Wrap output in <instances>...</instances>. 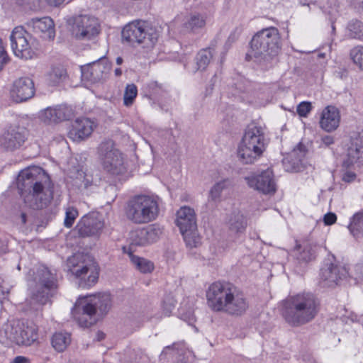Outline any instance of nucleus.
<instances>
[{
    "mask_svg": "<svg viewBox=\"0 0 363 363\" xmlns=\"http://www.w3.org/2000/svg\"><path fill=\"white\" fill-rule=\"evenodd\" d=\"M17 186L24 202L33 209L47 207L53 199V184L41 167L22 170L17 178Z\"/></svg>",
    "mask_w": 363,
    "mask_h": 363,
    "instance_id": "f257e3e1",
    "label": "nucleus"
},
{
    "mask_svg": "<svg viewBox=\"0 0 363 363\" xmlns=\"http://www.w3.org/2000/svg\"><path fill=\"white\" fill-rule=\"evenodd\" d=\"M138 96V88L135 84H128L123 94V105L126 107L131 106Z\"/></svg>",
    "mask_w": 363,
    "mask_h": 363,
    "instance_id": "4c0bfd02",
    "label": "nucleus"
},
{
    "mask_svg": "<svg viewBox=\"0 0 363 363\" xmlns=\"http://www.w3.org/2000/svg\"><path fill=\"white\" fill-rule=\"evenodd\" d=\"M354 271L356 275L354 279L363 281V262L356 264L354 267Z\"/></svg>",
    "mask_w": 363,
    "mask_h": 363,
    "instance_id": "8fccbe9b",
    "label": "nucleus"
},
{
    "mask_svg": "<svg viewBox=\"0 0 363 363\" xmlns=\"http://www.w3.org/2000/svg\"><path fill=\"white\" fill-rule=\"evenodd\" d=\"M28 359L23 356H17L14 358L13 363H28Z\"/></svg>",
    "mask_w": 363,
    "mask_h": 363,
    "instance_id": "6e6d98bb",
    "label": "nucleus"
},
{
    "mask_svg": "<svg viewBox=\"0 0 363 363\" xmlns=\"http://www.w3.org/2000/svg\"><path fill=\"white\" fill-rule=\"evenodd\" d=\"M122 38L129 43L143 44V47L152 48L157 40L158 33L155 28L147 22L135 21L123 28Z\"/></svg>",
    "mask_w": 363,
    "mask_h": 363,
    "instance_id": "9b49d317",
    "label": "nucleus"
},
{
    "mask_svg": "<svg viewBox=\"0 0 363 363\" xmlns=\"http://www.w3.org/2000/svg\"><path fill=\"white\" fill-rule=\"evenodd\" d=\"M350 55L354 64L363 70V46L354 47L350 50Z\"/></svg>",
    "mask_w": 363,
    "mask_h": 363,
    "instance_id": "79ce46f5",
    "label": "nucleus"
},
{
    "mask_svg": "<svg viewBox=\"0 0 363 363\" xmlns=\"http://www.w3.org/2000/svg\"><path fill=\"white\" fill-rule=\"evenodd\" d=\"M348 229L356 238L363 236V212H358L352 216Z\"/></svg>",
    "mask_w": 363,
    "mask_h": 363,
    "instance_id": "f704fd0d",
    "label": "nucleus"
},
{
    "mask_svg": "<svg viewBox=\"0 0 363 363\" xmlns=\"http://www.w3.org/2000/svg\"><path fill=\"white\" fill-rule=\"evenodd\" d=\"M323 220L325 225H332L336 222L337 216L334 213H328L324 216Z\"/></svg>",
    "mask_w": 363,
    "mask_h": 363,
    "instance_id": "09e8293b",
    "label": "nucleus"
},
{
    "mask_svg": "<svg viewBox=\"0 0 363 363\" xmlns=\"http://www.w3.org/2000/svg\"><path fill=\"white\" fill-rule=\"evenodd\" d=\"M10 40L12 50L17 57L30 60L37 56L39 43L23 26L13 28Z\"/></svg>",
    "mask_w": 363,
    "mask_h": 363,
    "instance_id": "f8f14e48",
    "label": "nucleus"
},
{
    "mask_svg": "<svg viewBox=\"0 0 363 363\" xmlns=\"http://www.w3.org/2000/svg\"><path fill=\"white\" fill-rule=\"evenodd\" d=\"M280 49L278 29L269 27L259 30L252 37L247 56L255 58L259 63L267 66L278 55Z\"/></svg>",
    "mask_w": 363,
    "mask_h": 363,
    "instance_id": "20e7f679",
    "label": "nucleus"
},
{
    "mask_svg": "<svg viewBox=\"0 0 363 363\" xmlns=\"http://www.w3.org/2000/svg\"><path fill=\"white\" fill-rule=\"evenodd\" d=\"M332 28H333V30H335V26H332Z\"/></svg>",
    "mask_w": 363,
    "mask_h": 363,
    "instance_id": "e2e57ef3",
    "label": "nucleus"
},
{
    "mask_svg": "<svg viewBox=\"0 0 363 363\" xmlns=\"http://www.w3.org/2000/svg\"><path fill=\"white\" fill-rule=\"evenodd\" d=\"M111 69V63L106 59H101L82 66L81 67L82 77L84 80L91 83L98 82L108 78Z\"/></svg>",
    "mask_w": 363,
    "mask_h": 363,
    "instance_id": "f3484780",
    "label": "nucleus"
},
{
    "mask_svg": "<svg viewBox=\"0 0 363 363\" xmlns=\"http://www.w3.org/2000/svg\"><path fill=\"white\" fill-rule=\"evenodd\" d=\"M213 56V50L206 48L200 50L196 57V71H203L209 65Z\"/></svg>",
    "mask_w": 363,
    "mask_h": 363,
    "instance_id": "473e14b6",
    "label": "nucleus"
},
{
    "mask_svg": "<svg viewBox=\"0 0 363 363\" xmlns=\"http://www.w3.org/2000/svg\"><path fill=\"white\" fill-rule=\"evenodd\" d=\"M354 145H355V150L358 155L362 152L363 153V143H362V141H361V143L359 144L358 140L357 139V140L354 142Z\"/></svg>",
    "mask_w": 363,
    "mask_h": 363,
    "instance_id": "4d7b16f0",
    "label": "nucleus"
},
{
    "mask_svg": "<svg viewBox=\"0 0 363 363\" xmlns=\"http://www.w3.org/2000/svg\"><path fill=\"white\" fill-rule=\"evenodd\" d=\"M161 199L155 194H139L132 197L126 204L125 216L138 225L155 221L160 213Z\"/></svg>",
    "mask_w": 363,
    "mask_h": 363,
    "instance_id": "39448f33",
    "label": "nucleus"
},
{
    "mask_svg": "<svg viewBox=\"0 0 363 363\" xmlns=\"http://www.w3.org/2000/svg\"><path fill=\"white\" fill-rule=\"evenodd\" d=\"M99 157L105 171L114 176L128 172V162L112 140L102 142L98 148Z\"/></svg>",
    "mask_w": 363,
    "mask_h": 363,
    "instance_id": "1a4fd4ad",
    "label": "nucleus"
},
{
    "mask_svg": "<svg viewBox=\"0 0 363 363\" xmlns=\"http://www.w3.org/2000/svg\"><path fill=\"white\" fill-rule=\"evenodd\" d=\"M348 275L345 266L327 262L320 269V284L324 287H334L340 284Z\"/></svg>",
    "mask_w": 363,
    "mask_h": 363,
    "instance_id": "dca6fc26",
    "label": "nucleus"
},
{
    "mask_svg": "<svg viewBox=\"0 0 363 363\" xmlns=\"http://www.w3.org/2000/svg\"><path fill=\"white\" fill-rule=\"evenodd\" d=\"M247 308L248 303L244 295L234 288L224 313L240 315L247 311Z\"/></svg>",
    "mask_w": 363,
    "mask_h": 363,
    "instance_id": "cd10ccee",
    "label": "nucleus"
},
{
    "mask_svg": "<svg viewBox=\"0 0 363 363\" xmlns=\"http://www.w3.org/2000/svg\"><path fill=\"white\" fill-rule=\"evenodd\" d=\"M248 186L264 194H274L276 191V184L273 172L267 169L259 174H253L245 177Z\"/></svg>",
    "mask_w": 363,
    "mask_h": 363,
    "instance_id": "6ab92c4d",
    "label": "nucleus"
},
{
    "mask_svg": "<svg viewBox=\"0 0 363 363\" xmlns=\"http://www.w3.org/2000/svg\"><path fill=\"white\" fill-rule=\"evenodd\" d=\"M230 228L236 233L242 232L245 230L247 222L242 214H234L229 220Z\"/></svg>",
    "mask_w": 363,
    "mask_h": 363,
    "instance_id": "ea45409f",
    "label": "nucleus"
},
{
    "mask_svg": "<svg viewBox=\"0 0 363 363\" xmlns=\"http://www.w3.org/2000/svg\"><path fill=\"white\" fill-rule=\"evenodd\" d=\"M11 290V286H9L7 284L4 283V280H1L0 281V298L4 297L6 295H7Z\"/></svg>",
    "mask_w": 363,
    "mask_h": 363,
    "instance_id": "3c124183",
    "label": "nucleus"
},
{
    "mask_svg": "<svg viewBox=\"0 0 363 363\" xmlns=\"http://www.w3.org/2000/svg\"><path fill=\"white\" fill-rule=\"evenodd\" d=\"M228 184V182L226 180L215 184L209 191L208 200L217 201L220 198L222 191L227 187Z\"/></svg>",
    "mask_w": 363,
    "mask_h": 363,
    "instance_id": "37998d69",
    "label": "nucleus"
},
{
    "mask_svg": "<svg viewBox=\"0 0 363 363\" xmlns=\"http://www.w3.org/2000/svg\"><path fill=\"white\" fill-rule=\"evenodd\" d=\"M8 60V55L5 50L2 42L0 41V70L3 68L4 65L7 63Z\"/></svg>",
    "mask_w": 363,
    "mask_h": 363,
    "instance_id": "49530a36",
    "label": "nucleus"
},
{
    "mask_svg": "<svg viewBox=\"0 0 363 363\" xmlns=\"http://www.w3.org/2000/svg\"><path fill=\"white\" fill-rule=\"evenodd\" d=\"M129 257L132 263L142 273H149L153 270L154 266L150 261L145 258L135 256L132 253H129Z\"/></svg>",
    "mask_w": 363,
    "mask_h": 363,
    "instance_id": "e433bc0d",
    "label": "nucleus"
},
{
    "mask_svg": "<svg viewBox=\"0 0 363 363\" xmlns=\"http://www.w3.org/2000/svg\"><path fill=\"white\" fill-rule=\"evenodd\" d=\"M175 304L173 300H169L168 302L164 301L162 308L165 315H169L173 309L174 308Z\"/></svg>",
    "mask_w": 363,
    "mask_h": 363,
    "instance_id": "de8ad7c7",
    "label": "nucleus"
},
{
    "mask_svg": "<svg viewBox=\"0 0 363 363\" xmlns=\"http://www.w3.org/2000/svg\"><path fill=\"white\" fill-rule=\"evenodd\" d=\"M234 287L227 283L216 281L211 284L206 291L207 303L216 312H224Z\"/></svg>",
    "mask_w": 363,
    "mask_h": 363,
    "instance_id": "ddd939ff",
    "label": "nucleus"
},
{
    "mask_svg": "<svg viewBox=\"0 0 363 363\" xmlns=\"http://www.w3.org/2000/svg\"><path fill=\"white\" fill-rule=\"evenodd\" d=\"M264 150V133L262 126L251 123L247 127L238 148V157L243 164H252Z\"/></svg>",
    "mask_w": 363,
    "mask_h": 363,
    "instance_id": "0eeeda50",
    "label": "nucleus"
},
{
    "mask_svg": "<svg viewBox=\"0 0 363 363\" xmlns=\"http://www.w3.org/2000/svg\"><path fill=\"white\" fill-rule=\"evenodd\" d=\"M206 24V15L200 13H192L184 23V28L190 32L196 33L203 28Z\"/></svg>",
    "mask_w": 363,
    "mask_h": 363,
    "instance_id": "7c9ffc66",
    "label": "nucleus"
},
{
    "mask_svg": "<svg viewBox=\"0 0 363 363\" xmlns=\"http://www.w3.org/2000/svg\"><path fill=\"white\" fill-rule=\"evenodd\" d=\"M27 130L22 127L11 128L0 138V144L7 150L20 147L25 142Z\"/></svg>",
    "mask_w": 363,
    "mask_h": 363,
    "instance_id": "393cba45",
    "label": "nucleus"
},
{
    "mask_svg": "<svg viewBox=\"0 0 363 363\" xmlns=\"http://www.w3.org/2000/svg\"><path fill=\"white\" fill-rule=\"evenodd\" d=\"M348 35L352 38L363 40V23L357 20L351 21L347 26Z\"/></svg>",
    "mask_w": 363,
    "mask_h": 363,
    "instance_id": "a19ab883",
    "label": "nucleus"
},
{
    "mask_svg": "<svg viewBox=\"0 0 363 363\" xmlns=\"http://www.w3.org/2000/svg\"><path fill=\"white\" fill-rule=\"evenodd\" d=\"M356 178V174L352 172H346L342 177V179L346 182H351Z\"/></svg>",
    "mask_w": 363,
    "mask_h": 363,
    "instance_id": "864d4df0",
    "label": "nucleus"
},
{
    "mask_svg": "<svg viewBox=\"0 0 363 363\" xmlns=\"http://www.w3.org/2000/svg\"><path fill=\"white\" fill-rule=\"evenodd\" d=\"M78 216L79 213L76 208L73 206H68L66 208L64 225L67 228H71Z\"/></svg>",
    "mask_w": 363,
    "mask_h": 363,
    "instance_id": "c03bdc74",
    "label": "nucleus"
},
{
    "mask_svg": "<svg viewBox=\"0 0 363 363\" xmlns=\"http://www.w3.org/2000/svg\"><path fill=\"white\" fill-rule=\"evenodd\" d=\"M72 115V108L66 105L48 107L41 111L39 117L45 123L51 124L68 120Z\"/></svg>",
    "mask_w": 363,
    "mask_h": 363,
    "instance_id": "b1692460",
    "label": "nucleus"
},
{
    "mask_svg": "<svg viewBox=\"0 0 363 363\" xmlns=\"http://www.w3.org/2000/svg\"><path fill=\"white\" fill-rule=\"evenodd\" d=\"M96 124L88 118H77L72 123L68 132V137L74 142H80L88 138Z\"/></svg>",
    "mask_w": 363,
    "mask_h": 363,
    "instance_id": "aec40b11",
    "label": "nucleus"
},
{
    "mask_svg": "<svg viewBox=\"0 0 363 363\" xmlns=\"http://www.w3.org/2000/svg\"><path fill=\"white\" fill-rule=\"evenodd\" d=\"M114 74L116 76V77H120L121 74H122V70L121 68H116L114 69Z\"/></svg>",
    "mask_w": 363,
    "mask_h": 363,
    "instance_id": "bf43d9fd",
    "label": "nucleus"
},
{
    "mask_svg": "<svg viewBox=\"0 0 363 363\" xmlns=\"http://www.w3.org/2000/svg\"><path fill=\"white\" fill-rule=\"evenodd\" d=\"M111 307V295L107 293L79 297L72 313L77 323L84 328L94 325L105 315Z\"/></svg>",
    "mask_w": 363,
    "mask_h": 363,
    "instance_id": "7ed1b4c3",
    "label": "nucleus"
},
{
    "mask_svg": "<svg viewBox=\"0 0 363 363\" xmlns=\"http://www.w3.org/2000/svg\"><path fill=\"white\" fill-rule=\"evenodd\" d=\"M52 345L59 352H63L71 342L70 335L68 333H56L52 337Z\"/></svg>",
    "mask_w": 363,
    "mask_h": 363,
    "instance_id": "72a5a7b5",
    "label": "nucleus"
},
{
    "mask_svg": "<svg viewBox=\"0 0 363 363\" xmlns=\"http://www.w3.org/2000/svg\"><path fill=\"white\" fill-rule=\"evenodd\" d=\"M34 94V84L29 77H21L14 81L10 91L11 99L17 103L27 101Z\"/></svg>",
    "mask_w": 363,
    "mask_h": 363,
    "instance_id": "4be33fe9",
    "label": "nucleus"
},
{
    "mask_svg": "<svg viewBox=\"0 0 363 363\" xmlns=\"http://www.w3.org/2000/svg\"><path fill=\"white\" fill-rule=\"evenodd\" d=\"M340 121V110L335 106L328 105L320 113L319 125L324 131L331 133L338 128Z\"/></svg>",
    "mask_w": 363,
    "mask_h": 363,
    "instance_id": "5701e85b",
    "label": "nucleus"
},
{
    "mask_svg": "<svg viewBox=\"0 0 363 363\" xmlns=\"http://www.w3.org/2000/svg\"><path fill=\"white\" fill-rule=\"evenodd\" d=\"M162 233L163 228L154 223L130 231L128 240L131 246H147L157 242Z\"/></svg>",
    "mask_w": 363,
    "mask_h": 363,
    "instance_id": "2eb2a0df",
    "label": "nucleus"
},
{
    "mask_svg": "<svg viewBox=\"0 0 363 363\" xmlns=\"http://www.w3.org/2000/svg\"><path fill=\"white\" fill-rule=\"evenodd\" d=\"M34 281L35 286L28 303L31 309L38 311L48 302L57 284L55 276L45 267L38 269Z\"/></svg>",
    "mask_w": 363,
    "mask_h": 363,
    "instance_id": "6e6552de",
    "label": "nucleus"
},
{
    "mask_svg": "<svg viewBox=\"0 0 363 363\" xmlns=\"http://www.w3.org/2000/svg\"><path fill=\"white\" fill-rule=\"evenodd\" d=\"M104 226V222L97 214L89 213L79 220L76 230L82 237L97 236Z\"/></svg>",
    "mask_w": 363,
    "mask_h": 363,
    "instance_id": "412c9836",
    "label": "nucleus"
},
{
    "mask_svg": "<svg viewBox=\"0 0 363 363\" xmlns=\"http://www.w3.org/2000/svg\"><path fill=\"white\" fill-rule=\"evenodd\" d=\"M100 30L98 18L89 15H80L74 18L71 33L78 40H91L97 36Z\"/></svg>",
    "mask_w": 363,
    "mask_h": 363,
    "instance_id": "4468645a",
    "label": "nucleus"
},
{
    "mask_svg": "<svg viewBox=\"0 0 363 363\" xmlns=\"http://www.w3.org/2000/svg\"><path fill=\"white\" fill-rule=\"evenodd\" d=\"M191 352L184 342H174L164 347L160 354V359L163 363H189Z\"/></svg>",
    "mask_w": 363,
    "mask_h": 363,
    "instance_id": "a211bd4d",
    "label": "nucleus"
},
{
    "mask_svg": "<svg viewBox=\"0 0 363 363\" xmlns=\"http://www.w3.org/2000/svg\"><path fill=\"white\" fill-rule=\"evenodd\" d=\"M175 223L180 232H185L187 229L191 230L192 228H196L197 223L194 209L187 206H182L176 213Z\"/></svg>",
    "mask_w": 363,
    "mask_h": 363,
    "instance_id": "bb28decb",
    "label": "nucleus"
},
{
    "mask_svg": "<svg viewBox=\"0 0 363 363\" xmlns=\"http://www.w3.org/2000/svg\"><path fill=\"white\" fill-rule=\"evenodd\" d=\"M20 4L22 5H28L30 8L35 7L38 4L39 0H19Z\"/></svg>",
    "mask_w": 363,
    "mask_h": 363,
    "instance_id": "5fc2aeb1",
    "label": "nucleus"
},
{
    "mask_svg": "<svg viewBox=\"0 0 363 363\" xmlns=\"http://www.w3.org/2000/svg\"><path fill=\"white\" fill-rule=\"evenodd\" d=\"M26 26L33 32L43 34L44 38L52 40L55 38L54 23L49 17L32 18L26 22Z\"/></svg>",
    "mask_w": 363,
    "mask_h": 363,
    "instance_id": "a878e982",
    "label": "nucleus"
},
{
    "mask_svg": "<svg viewBox=\"0 0 363 363\" xmlns=\"http://www.w3.org/2000/svg\"><path fill=\"white\" fill-rule=\"evenodd\" d=\"M123 59L121 57H118L116 60V62L118 65H120L123 63Z\"/></svg>",
    "mask_w": 363,
    "mask_h": 363,
    "instance_id": "052dcab7",
    "label": "nucleus"
},
{
    "mask_svg": "<svg viewBox=\"0 0 363 363\" xmlns=\"http://www.w3.org/2000/svg\"><path fill=\"white\" fill-rule=\"evenodd\" d=\"M316 245L308 241L302 244L296 243L293 255L300 262H308L315 258Z\"/></svg>",
    "mask_w": 363,
    "mask_h": 363,
    "instance_id": "c85d7f7f",
    "label": "nucleus"
},
{
    "mask_svg": "<svg viewBox=\"0 0 363 363\" xmlns=\"http://www.w3.org/2000/svg\"><path fill=\"white\" fill-rule=\"evenodd\" d=\"M312 110V105L311 102L308 101H302L301 102L296 108L297 113L301 117H306L308 114Z\"/></svg>",
    "mask_w": 363,
    "mask_h": 363,
    "instance_id": "a18cd8bd",
    "label": "nucleus"
},
{
    "mask_svg": "<svg viewBox=\"0 0 363 363\" xmlns=\"http://www.w3.org/2000/svg\"><path fill=\"white\" fill-rule=\"evenodd\" d=\"M66 264L67 271L78 279L79 286L89 288L97 282L100 268L89 255L76 253L67 259Z\"/></svg>",
    "mask_w": 363,
    "mask_h": 363,
    "instance_id": "423d86ee",
    "label": "nucleus"
},
{
    "mask_svg": "<svg viewBox=\"0 0 363 363\" xmlns=\"http://www.w3.org/2000/svg\"><path fill=\"white\" fill-rule=\"evenodd\" d=\"M46 77L50 85L56 86L67 78V71L61 65H52L48 72Z\"/></svg>",
    "mask_w": 363,
    "mask_h": 363,
    "instance_id": "2f4dec72",
    "label": "nucleus"
},
{
    "mask_svg": "<svg viewBox=\"0 0 363 363\" xmlns=\"http://www.w3.org/2000/svg\"><path fill=\"white\" fill-rule=\"evenodd\" d=\"M22 217H23V222H25V215H24V214H23V215H22Z\"/></svg>",
    "mask_w": 363,
    "mask_h": 363,
    "instance_id": "680f3d73",
    "label": "nucleus"
},
{
    "mask_svg": "<svg viewBox=\"0 0 363 363\" xmlns=\"http://www.w3.org/2000/svg\"><path fill=\"white\" fill-rule=\"evenodd\" d=\"M65 0H46L48 4L50 6H57L63 3Z\"/></svg>",
    "mask_w": 363,
    "mask_h": 363,
    "instance_id": "13d9d810",
    "label": "nucleus"
},
{
    "mask_svg": "<svg viewBox=\"0 0 363 363\" xmlns=\"http://www.w3.org/2000/svg\"><path fill=\"white\" fill-rule=\"evenodd\" d=\"M180 233L189 247H197L201 244V238L198 233L197 226L191 228V230L187 229L186 231Z\"/></svg>",
    "mask_w": 363,
    "mask_h": 363,
    "instance_id": "c9c22d12",
    "label": "nucleus"
},
{
    "mask_svg": "<svg viewBox=\"0 0 363 363\" xmlns=\"http://www.w3.org/2000/svg\"><path fill=\"white\" fill-rule=\"evenodd\" d=\"M69 177L72 186L79 190L86 189L92 184L93 179L91 175L87 174L80 169H74L70 172Z\"/></svg>",
    "mask_w": 363,
    "mask_h": 363,
    "instance_id": "c756f323",
    "label": "nucleus"
},
{
    "mask_svg": "<svg viewBox=\"0 0 363 363\" xmlns=\"http://www.w3.org/2000/svg\"><path fill=\"white\" fill-rule=\"evenodd\" d=\"M318 311L319 303L315 296L303 293L288 298L283 303L281 313L286 323L298 326L311 321Z\"/></svg>",
    "mask_w": 363,
    "mask_h": 363,
    "instance_id": "f03ea898",
    "label": "nucleus"
},
{
    "mask_svg": "<svg viewBox=\"0 0 363 363\" xmlns=\"http://www.w3.org/2000/svg\"><path fill=\"white\" fill-rule=\"evenodd\" d=\"M38 326L33 322L18 320L4 325L0 330V336L18 345L30 346L38 339Z\"/></svg>",
    "mask_w": 363,
    "mask_h": 363,
    "instance_id": "9d476101",
    "label": "nucleus"
},
{
    "mask_svg": "<svg viewBox=\"0 0 363 363\" xmlns=\"http://www.w3.org/2000/svg\"><path fill=\"white\" fill-rule=\"evenodd\" d=\"M178 313L182 320L186 322L189 325L194 327V324L196 321V318L192 306H187L186 304H182L179 308Z\"/></svg>",
    "mask_w": 363,
    "mask_h": 363,
    "instance_id": "58836bf2",
    "label": "nucleus"
},
{
    "mask_svg": "<svg viewBox=\"0 0 363 363\" xmlns=\"http://www.w3.org/2000/svg\"><path fill=\"white\" fill-rule=\"evenodd\" d=\"M334 143V138L331 135H325L321 138L320 147H328Z\"/></svg>",
    "mask_w": 363,
    "mask_h": 363,
    "instance_id": "603ef678",
    "label": "nucleus"
}]
</instances>
